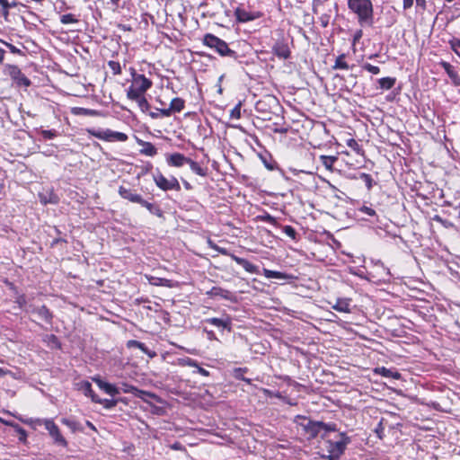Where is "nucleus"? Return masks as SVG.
Segmentation results:
<instances>
[{
  "mask_svg": "<svg viewBox=\"0 0 460 460\" xmlns=\"http://www.w3.org/2000/svg\"><path fill=\"white\" fill-rule=\"evenodd\" d=\"M349 9L357 14L361 26H372L374 22V9L370 0H348Z\"/></svg>",
  "mask_w": 460,
  "mask_h": 460,
  "instance_id": "1",
  "label": "nucleus"
},
{
  "mask_svg": "<svg viewBox=\"0 0 460 460\" xmlns=\"http://www.w3.org/2000/svg\"><path fill=\"white\" fill-rule=\"evenodd\" d=\"M339 438L340 439L337 441L331 439L325 441L328 455L323 456V458L327 460H339L344 454L347 446L351 443V438L345 432H341Z\"/></svg>",
  "mask_w": 460,
  "mask_h": 460,
  "instance_id": "2",
  "label": "nucleus"
},
{
  "mask_svg": "<svg viewBox=\"0 0 460 460\" xmlns=\"http://www.w3.org/2000/svg\"><path fill=\"white\" fill-rule=\"evenodd\" d=\"M202 41L204 45L210 49H214L222 57H230L234 59L237 58L236 52L231 49L225 40L215 36L214 34H205Z\"/></svg>",
  "mask_w": 460,
  "mask_h": 460,
  "instance_id": "3",
  "label": "nucleus"
},
{
  "mask_svg": "<svg viewBox=\"0 0 460 460\" xmlns=\"http://www.w3.org/2000/svg\"><path fill=\"white\" fill-rule=\"evenodd\" d=\"M153 85L150 79L145 75H138L132 81V84L127 90V97L128 100L137 99L145 95V93Z\"/></svg>",
  "mask_w": 460,
  "mask_h": 460,
  "instance_id": "4",
  "label": "nucleus"
},
{
  "mask_svg": "<svg viewBox=\"0 0 460 460\" xmlns=\"http://www.w3.org/2000/svg\"><path fill=\"white\" fill-rule=\"evenodd\" d=\"M87 131L91 136L107 142H125L128 138L125 133L113 131L108 128H90L87 129Z\"/></svg>",
  "mask_w": 460,
  "mask_h": 460,
  "instance_id": "5",
  "label": "nucleus"
},
{
  "mask_svg": "<svg viewBox=\"0 0 460 460\" xmlns=\"http://www.w3.org/2000/svg\"><path fill=\"white\" fill-rule=\"evenodd\" d=\"M7 74L18 86L28 87L31 85V80L15 65H6Z\"/></svg>",
  "mask_w": 460,
  "mask_h": 460,
  "instance_id": "6",
  "label": "nucleus"
},
{
  "mask_svg": "<svg viewBox=\"0 0 460 460\" xmlns=\"http://www.w3.org/2000/svg\"><path fill=\"white\" fill-rule=\"evenodd\" d=\"M44 425L56 444L62 446L64 447L67 446V442L60 433L59 428L55 424V422L52 420H45Z\"/></svg>",
  "mask_w": 460,
  "mask_h": 460,
  "instance_id": "7",
  "label": "nucleus"
},
{
  "mask_svg": "<svg viewBox=\"0 0 460 460\" xmlns=\"http://www.w3.org/2000/svg\"><path fill=\"white\" fill-rule=\"evenodd\" d=\"M155 181L157 187L163 190H175L179 191L181 190L180 183L175 177H172L169 180L160 173L155 176Z\"/></svg>",
  "mask_w": 460,
  "mask_h": 460,
  "instance_id": "8",
  "label": "nucleus"
},
{
  "mask_svg": "<svg viewBox=\"0 0 460 460\" xmlns=\"http://www.w3.org/2000/svg\"><path fill=\"white\" fill-rule=\"evenodd\" d=\"M120 390H122L123 393L133 394L135 396L141 398V399H145V396H147L149 398L155 397V395L150 392L140 390V389L137 388L136 386H133V385L126 384V383L121 384V387L119 388V391Z\"/></svg>",
  "mask_w": 460,
  "mask_h": 460,
  "instance_id": "9",
  "label": "nucleus"
},
{
  "mask_svg": "<svg viewBox=\"0 0 460 460\" xmlns=\"http://www.w3.org/2000/svg\"><path fill=\"white\" fill-rule=\"evenodd\" d=\"M272 52L280 59H288L290 57L288 45L283 40H278L272 47Z\"/></svg>",
  "mask_w": 460,
  "mask_h": 460,
  "instance_id": "10",
  "label": "nucleus"
},
{
  "mask_svg": "<svg viewBox=\"0 0 460 460\" xmlns=\"http://www.w3.org/2000/svg\"><path fill=\"white\" fill-rule=\"evenodd\" d=\"M93 381L98 385L100 389L104 391L106 394L114 396L119 394V388L115 385L103 381L100 376L93 377Z\"/></svg>",
  "mask_w": 460,
  "mask_h": 460,
  "instance_id": "11",
  "label": "nucleus"
},
{
  "mask_svg": "<svg viewBox=\"0 0 460 460\" xmlns=\"http://www.w3.org/2000/svg\"><path fill=\"white\" fill-rule=\"evenodd\" d=\"M304 429L312 438H314L317 436H321V434H323L321 421L309 420L308 422L304 425Z\"/></svg>",
  "mask_w": 460,
  "mask_h": 460,
  "instance_id": "12",
  "label": "nucleus"
},
{
  "mask_svg": "<svg viewBox=\"0 0 460 460\" xmlns=\"http://www.w3.org/2000/svg\"><path fill=\"white\" fill-rule=\"evenodd\" d=\"M119 194L122 199H125L130 202L137 203L141 200L142 196L137 194L135 190L128 189L124 186H119Z\"/></svg>",
  "mask_w": 460,
  "mask_h": 460,
  "instance_id": "13",
  "label": "nucleus"
},
{
  "mask_svg": "<svg viewBox=\"0 0 460 460\" xmlns=\"http://www.w3.org/2000/svg\"><path fill=\"white\" fill-rule=\"evenodd\" d=\"M126 346H127L128 349H133V348L139 349L143 353L147 355L150 358H155L157 356L155 351L150 350L146 346L145 343L140 342V341H136V340H129V341H128Z\"/></svg>",
  "mask_w": 460,
  "mask_h": 460,
  "instance_id": "14",
  "label": "nucleus"
},
{
  "mask_svg": "<svg viewBox=\"0 0 460 460\" xmlns=\"http://www.w3.org/2000/svg\"><path fill=\"white\" fill-rule=\"evenodd\" d=\"M231 258L237 264L241 265L247 272L253 273V274H258L260 272L258 266L252 264V262H250L246 259L238 257V256H236L234 254H231Z\"/></svg>",
  "mask_w": 460,
  "mask_h": 460,
  "instance_id": "15",
  "label": "nucleus"
},
{
  "mask_svg": "<svg viewBox=\"0 0 460 460\" xmlns=\"http://www.w3.org/2000/svg\"><path fill=\"white\" fill-rule=\"evenodd\" d=\"M190 158L184 156L182 154L174 153L167 157V163L171 166L181 167L184 164H188Z\"/></svg>",
  "mask_w": 460,
  "mask_h": 460,
  "instance_id": "16",
  "label": "nucleus"
},
{
  "mask_svg": "<svg viewBox=\"0 0 460 460\" xmlns=\"http://www.w3.org/2000/svg\"><path fill=\"white\" fill-rule=\"evenodd\" d=\"M263 275L267 279H277L285 280V281L290 280L293 279V276H291L288 273L271 270H268V269H263Z\"/></svg>",
  "mask_w": 460,
  "mask_h": 460,
  "instance_id": "17",
  "label": "nucleus"
},
{
  "mask_svg": "<svg viewBox=\"0 0 460 460\" xmlns=\"http://www.w3.org/2000/svg\"><path fill=\"white\" fill-rule=\"evenodd\" d=\"M204 322L218 328L231 330V320L228 317L226 319L208 318Z\"/></svg>",
  "mask_w": 460,
  "mask_h": 460,
  "instance_id": "18",
  "label": "nucleus"
},
{
  "mask_svg": "<svg viewBox=\"0 0 460 460\" xmlns=\"http://www.w3.org/2000/svg\"><path fill=\"white\" fill-rule=\"evenodd\" d=\"M39 319L44 321L48 324L52 323L53 314L49 311V309L46 305L39 306L37 312L35 314Z\"/></svg>",
  "mask_w": 460,
  "mask_h": 460,
  "instance_id": "19",
  "label": "nucleus"
},
{
  "mask_svg": "<svg viewBox=\"0 0 460 460\" xmlns=\"http://www.w3.org/2000/svg\"><path fill=\"white\" fill-rule=\"evenodd\" d=\"M138 204L146 208L151 214L155 215L158 217H162L164 216V213L162 209L159 208V206L150 203L145 200L143 198L138 202Z\"/></svg>",
  "mask_w": 460,
  "mask_h": 460,
  "instance_id": "20",
  "label": "nucleus"
},
{
  "mask_svg": "<svg viewBox=\"0 0 460 460\" xmlns=\"http://www.w3.org/2000/svg\"><path fill=\"white\" fill-rule=\"evenodd\" d=\"M207 295L210 297L220 296L225 299H230L231 292L220 287H213L207 292Z\"/></svg>",
  "mask_w": 460,
  "mask_h": 460,
  "instance_id": "21",
  "label": "nucleus"
},
{
  "mask_svg": "<svg viewBox=\"0 0 460 460\" xmlns=\"http://www.w3.org/2000/svg\"><path fill=\"white\" fill-rule=\"evenodd\" d=\"M332 309L341 313H350V300L339 298L332 305Z\"/></svg>",
  "mask_w": 460,
  "mask_h": 460,
  "instance_id": "22",
  "label": "nucleus"
},
{
  "mask_svg": "<svg viewBox=\"0 0 460 460\" xmlns=\"http://www.w3.org/2000/svg\"><path fill=\"white\" fill-rule=\"evenodd\" d=\"M234 14L236 20L240 22H246L254 19V16L243 7H237L234 11Z\"/></svg>",
  "mask_w": 460,
  "mask_h": 460,
  "instance_id": "23",
  "label": "nucleus"
},
{
  "mask_svg": "<svg viewBox=\"0 0 460 460\" xmlns=\"http://www.w3.org/2000/svg\"><path fill=\"white\" fill-rule=\"evenodd\" d=\"M442 66L447 72V75L450 77V79H452L454 84L456 85H460V78L458 76V74L455 70L454 66L447 62H443Z\"/></svg>",
  "mask_w": 460,
  "mask_h": 460,
  "instance_id": "24",
  "label": "nucleus"
},
{
  "mask_svg": "<svg viewBox=\"0 0 460 460\" xmlns=\"http://www.w3.org/2000/svg\"><path fill=\"white\" fill-rule=\"evenodd\" d=\"M81 389L85 396L90 397L93 402L99 401V396L93 392L92 385L88 381H84L81 384Z\"/></svg>",
  "mask_w": 460,
  "mask_h": 460,
  "instance_id": "25",
  "label": "nucleus"
},
{
  "mask_svg": "<svg viewBox=\"0 0 460 460\" xmlns=\"http://www.w3.org/2000/svg\"><path fill=\"white\" fill-rule=\"evenodd\" d=\"M320 161L322 164L329 171H333V165L338 161L337 156H332V155H321Z\"/></svg>",
  "mask_w": 460,
  "mask_h": 460,
  "instance_id": "26",
  "label": "nucleus"
},
{
  "mask_svg": "<svg viewBox=\"0 0 460 460\" xmlns=\"http://www.w3.org/2000/svg\"><path fill=\"white\" fill-rule=\"evenodd\" d=\"M62 423L65 424L66 427H68L73 432H76V431L83 432L84 431V426L80 422H78L75 420L63 419Z\"/></svg>",
  "mask_w": 460,
  "mask_h": 460,
  "instance_id": "27",
  "label": "nucleus"
},
{
  "mask_svg": "<svg viewBox=\"0 0 460 460\" xmlns=\"http://www.w3.org/2000/svg\"><path fill=\"white\" fill-rule=\"evenodd\" d=\"M141 145L143 146L140 151L141 154L148 156H155L157 154V149L152 143L143 141Z\"/></svg>",
  "mask_w": 460,
  "mask_h": 460,
  "instance_id": "28",
  "label": "nucleus"
},
{
  "mask_svg": "<svg viewBox=\"0 0 460 460\" xmlns=\"http://www.w3.org/2000/svg\"><path fill=\"white\" fill-rule=\"evenodd\" d=\"M184 100L176 97L171 101L170 109L172 112H181L184 109Z\"/></svg>",
  "mask_w": 460,
  "mask_h": 460,
  "instance_id": "29",
  "label": "nucleus"
},
{
  "mask_svg": "<svg viewBox=\"0 0 460 460\" xmlns=\"http://www.w3.org/2000/svg\"><path fill=\"white\" fill-rule=\"evenodd\" d=\"M396 79L394 77H383L378 80V84L381 89L390 90L395 84Z\"/></svg>",
  "mask_w": 460,
  "mask_h": 460,
  "instance_id": "30",
  "label": "nucleus"
},
{
  "mask_svg": "<svg viewBox=\"0 0 460 460\" xmlns=\"http://www.w3.org/2000/svg\"><path fill=\"white\" fill-rule=\"evenodd\" d=\"M188 164L190 165V170L195 172L196 174L198 175H200V176H206L207 175V169L205 168H202L197 162L191 160L190 158V160L188 161Z\"/></svg>",
  "mask_w": 460,
  "mask_h": 460,
  "instance_id": "31",
  "label": "nucleus"
},
{
  "mask_svg": "<svg viewBox=\"0 0 460 460\" xmlns=\"http://www.w3.org/2000/svg\"><path fill=\"white\" fill-rule=\"evenodd\" d=\"M349 68V66L345 61V54H341L337 57L334 65L332 66V69H343L348 70Z\"/></svg>",
  "mask_w": 460,
  "mask_h": 460,
  "instance_id": "32",
  "label": "nucleus"
},
{
  "mask_svg": "<svg viewBox=\"0 0 460 460\" xmlns=\"http://www.w3.org/2000/svg\"><path fill=\"white\" fill-rule=\"evenodd\" d=\"M247 372L246 367H237L234 369V377L238 380L244 381L248 385L252 383V380L244 377L243 374Z\"/></svg>",
  "mask_w": 460,
  "mask_h": 460,
  "instance_id": "33",
  "label": "nucleus"
},
{
  "mask_svg": "<svg viewBox=\"0 0 460 460\" xmlns=\"http://www.w3.org/2000/svg\"><path fill=\"white\" fill-rule=\"evenodd\" d=\"M131 101L136 102L137 103L139 109L143 112L149 111V109L151 107L149 102H147L146 98L145 97V95L139 96L137 99H132Z\"/></svg>",
  "mask_w": 460,
  "mask_h": 460,
  "instance_id": "34",
  "label": "nucleus"
},
{
  "mask_svg": "<svg viewBox=\"0 0 460 460\" xmlns=\"http://www.w3.org/2000/svg\"><path fill=\"white\" fill-rule=\"evenodd\" d=\"M378 372L385 377H392L394 379H400L401 374L397 371H394L392 369H388L385 367L378 369Z\"/></svg>",
  "mask_w": 460,
  "mask_h": 460,
  "instance_id": "35",
  "label": "nucleus"
},
{
  "mask_svg": "<svg viewBox=\"0 0 460 460\" xmlns=\"http://www.w3.org/2000/svg\"><path fill=\"white\" fill-rule=\"evenodd\" d=\"M323 434H321L322 438H325L326 434L328 432H333L337 430V425L335 423H324L321 421Z\"/></svg>",
  "mask_w": 460,
  "mask_h": 460,
  "instance_id": "36",
  "label": "nucleus"
},
{
  "mask_svg": "<svg viewBox=\"0 0 460 460\" xmlns=\"http://www.w3.org/2000/svg\"><path fill=\"white\" fill-rule=\"evenodd\" d=\"M118 402L117 399H101L99 397V401H96L95 403L102 404L105 409L111 410L118 404Z\"/></svg>",
  "mask_w": 460,
  "mask_h": 460,
  "instance_id": "37",
  "label": "nucleus"
},
{
  "mask_svg": "<svg viewBox=\"0 0 460 460\" xmlns=\"http://www.w3.org/2000/svg\"><path fill=\"white\" fill-rule=\"evenodd\" d=\"M155 280L156 281L153 283L155 286L166 287V288H173L174 287V283L171 279H164V278H157V279H155Z\"/></svg>",
  "mask_w": 460,
  "mask_h": 460,
  "instance_id": "38",
  "label": "nucleus"
},
{
  "mask_svg": "<svg viewBox=\"0 0 460 460\" xmlns=\"http://www.w3.org/2000/svg\"><path fill=\"white\" fill-rule=\"evenodd\" d=\"M0 5L2 7V14L6 17L9 14V9L16 5L15 3L10 4L7 0H0Z\"/></svg>",
  "mask_w": 460,
  "mask_h": 460,
  "instance_id": "39",
  "label": "nucleus"
},
{
  "mask_svg": "<svg viewBox=\"0 0 460 460\" xmlns=\"http://www.w3.org/2000/svg\"><path fill=\"white\" fill-rule=\"evenodd\" d=\"M108 66L111 68V70L112 71V74L114 75L121 74V66H120V64L119 62L114 61V60H110L108 62Z\"/></svg>",
  "mask_w": 460,
  "mask_h": 460,
  "instance_id": "40",
  "label": "nucleus"
},
{
  "mask_svg": "<svg viewBox=\"0 0 460 460\" xmlns=\"http://www.w3.org/2000/svg\"><path fill=\"white\" fill-rule=\"evenodd\" d=\"M60 22L63 24L76 23L78 22V19H76L75 16L72 13H66L61 16Z\"/></svg>",
  "mask_w": 460,
  "mask_h": 460,
  "instance_id": "41",
  "label": "nucleus"
},
{
  "mask_svg": "<svg viewBox=\"0 0 460 460\" xmlns=\"http://www.w3.org/2000/svg\"><path fill=\"white\" fill-rule=\"evenodd\" d=\"M282 231L285 233L288 236H289L293 240H296L297 233L295 230V228L291 226H282Z\"/></svg>",
  "mask_w": 460,
  "mask_h": 460,
  "instance_id": "42",
  "label": "nucleus"
},
{
  "mask_svg": "<svg viewBox=\"0 0 460 460\" xmlns=\"http://www.w3.org/2000/svg\"><path fill=\"white\" fill-rule=\"evenodd\" d=\"M360 179L364 181L365 185L367 186V190H371L373 187V178L368 173H361Z\"/></svg>",
  "mask_w": 460,
  "mask_h": 460,
  "instance_id": "43",
  "label": "nucleus"
},
{
  "mask_svg": "<svg viewBox=\"0 0 460 460\" xmlns=\"http://www.w3.org/2000/svg\"><path fill=\"white\" fill-rule=\"evenodd\" d=\"M362 68L373 75H377L380 73V68L376 66H373L369 63H365L362 65Z\"/></svg>",
  "mask_w": 460,
  "mask_h": 460,
  "instance_id": "44",
  "label": "nucleus"
},
{
  "mask_svg": "<svg viewBox=\"0 0 460 460\" xmlns=\"http://www.w3.org/2000/svg\"><path fill=\"white\" fill-rule=\"evenodd\" d=\"M451 49L460 58V40L454 38L449 41Z\"/></svg>",
  "mask_w": 460,
  "mask_h": 460,
  "instance_id": "45",
  "label": "nucleus"
},
{
  "mask_svg": "<svg viewBox=\"0 0 460 460\" xmlns=\"http://www.w3.org/2000/svg\"><path fill=\"white\" fill-rule=\"evenodd\" d=\"M347 146H349L351 149L356 151L358 154L360 153L361 148L358 141L354 138H349L347 140Z\"/></svg>",
  "mask_w": 460,
  "mask_h": 460,
  "instance_id": "46",
  "label": "nucleus"
},
{
  "mask_svg": "<svg viewBox=\"0 0 460 460\" xmlns=\"http://www.w3.org/2000/svg\"><path fill=\"white\" fill-rule=\"evenodd\" d=\"M40 135L43 137L44 139H52L58 136V132L54 129H45L41 130Z\"/></svg>",
  "mask_w": 460,
  "mask_h": 460,
  "instance_id": "47",
  "label": "nucleus"
},
{
  "mask_svg": "<svg viewBox=\"0 0 460 460\" xmlns=\"http://www.w3.org/2000/svg\"><path fill=\"white\" fill-rule=\"evenodd\" d=\"M241 102H239L237 105H235L234 107V109H232L231 112H230V117L232 119H240L241 118Z\"/></svg>",
  "mask_w": 460,
  "mask_h": 460,
  "instance_id": "48",
  "label": "nucleus"
},
{
  "mask_svg": "<svg viewBox=\"0 0 460 460\" xmlns=\"http://www.w3.org/2000/svg\"><path fill=\"white\" fill-rule=\"evenodd\" d=\"M40 200L44 204H47V203L57 204L58 202V198L55 194H50V196H49V198H48V199L45 197L43 198L40 196Z\"/></svg>",
  "mask_w": 460,
  "mask_h": 460,
  "instance_id": "49",
  "label": "nucleus"
},
{
  "mask_svg": "<svg viewBox=\"0 0 460 460\" xmlns=\"http://www.w3.org/2000/svg\"><path fill=\"white\" fill-rule=\"evenodd\" d=\"M181 364L182 366H188V367H197L199 365V363L195 359L190 358H186L182 359Z\"/></svg>",
  "mask_w": 460,
  "mask_h": 460,
  "instance_id": "50",
  "label": "nucleus"
},
{
  "mask_svg": "<svg viewBox=\"0 0 460 460\" xmlns=\"http://www.w3.org/2000/svg\"><path fill=\"white\" fill-rule=\"evenodd\" d=\"M2 42L10 49V51L12 53L18 54V55H23L22 51L21 49H19L18 48H16L14 45L5 42V41H2Z\"/></svg>",
  "mask_w": 460,
  "mask_h": 460,
  "instance_id": "51",
  "label": "nucleus"
},
{
  "mask_svg": "<svg viewBox=\"0 0 460 460\" xmlns=\"http://www.w3.org/2000/svg\"><path fill=\"white\" fill-rule=\"evenodd\" d=\"M320 22H321V25L325 28L329 25V22H330V15L328 14H322L320 16Z\"/></svg>",
  "mask_w": 460,
  "mask_h": 460,
  "instance_id": "52",
  "label": "nucleus"
},
{
  "mask_svg": "<svg viewBox=\"0 0 460 460\" xmlns=\"http://www.w3.org/2000/svg\"><path fill=\"white\" fill-rule=\"evenodd\" d=\"M16 303L19 305L20 308H23L25 310L27 303L24 296H20L19 297H17Z\"/></svg>",
  "mask_w": 460,
  "mask_h": 460,
  "instance_id": "53",
  "label": "nucleus"
},
{
  "mask_svg": "<svg viewBox=\"0 0 460 460\" xmlns=\"http://www.w3.org/2000/svg\"><path fill=\"white\" fill-rule=\"evenodd\" d=\"M208 244H209V246H210L212 249H214V250H216V251H218L220 253H222V254H227V252H226V249H224V248H219V247H218L217 244H215L211 240H208Z\"/></svg>",
  "mask_w": 460,
  "mask_h": 460,
  "instance_id": "54",
  "label": "nucleus"
},
{
  "mask_svg": "<svg viewBox=\"0 0 460 460\" xmlns=\"http://www.w3.org/2000/svg\"><path fill=\"white\" fill-rule=\"evenodd\" d=\"M208 244H209V246H210L212 249H214V250H216V251H218L220 253H222V254H227V252H226V249H224V248H219V247H218L217 244H215L211 240H208Z\"/></svg>",
  "mask_w": 460,
  "mask_h": 460,
  "instance_id": "55",
  "label": "nucleus"
},
{
  "mask_svg": "<svg viewBox=\"0 0 460 460\" xmlns=\"http://www.w3.org/2000/svg\"><path fill=\"white\" fill-rule=\"evenodd\" d=\"M37 309H39V306L35 305H27V306L25 307V312L28 313V314H36L37 312Z\"/></svg>",
  "mask_w": 460,
  "mask_h": 460,
  "instance_id": "56",
  "label": "nucleus"
},
{
  "mask_svg": "<svg viewBox=\"0 0 460 460\" xmlns=\"http://www.w3.org/2000/svg\"><path fill=\"white\" fill-rule=\"evenodd\" d=\"M362 212H364L365 214H367V216H370V217H373L376 215V211L369 208V207H362L361 209H360Z\"/></svg>",
  "mask_w": 460,
  "mask_h": 460,
  "instance_id": "57",
  "label": "nucleus"
},
{
  "mask_svg": "<svg viewBox=\"0 0 460 460\" xmlns=\"http://www.w3.org/2000/svg\"><path fill=\"white\" fill-rule=\"evenodd\" d=\"M80 114H83V115H95V114H97V111H94V110L80 108Z\"/></svg>",
  "mask_w": 460,
  "mask_h": 460,
  "instance_id": "58",
  "label": "nucleus"
},
{
  "mask_svg": "<svg viewBox=\"0 0 460 460\" xmlns=\"http://www.w3.org/2000/svg\"><path fill=\"white\" fill-rule=\"evenodd\" d=\"M158 111H159L160 115H162L164 117H169L172 113L170 107L167 109H159Z\"/></svg>",
  "mask_w": 460,
  "mask_h": 460,
  "instance_id": "59",
  "label": "nucleus"
},
{
  "mask_svg": "<svg viewBox=\"0 0 460 460\" xmlns=\"http://www.w3.org/2000/svg\"><path fill=\"white\" fill-rule=\"evenodd\" d=\"M263 221L268 222L270 224H276V218L270 214H267L262 218Z\"/></svg>",
  "mask_w": 460,
  "mask_h": 460,
  "instance_id": "60",
  "label": "nucleus"
},
{
  "mask_svg": "<svg viewBox=\"0 0 460 460\" xmlns=\"http://www.w3.org/2000/svg\"><path fill=\"white\" fill-rule=\"evenodd\" d=\"M17 432L20 434V440H25L27 433L24 429L18 427Z\"/></svg>",
  "mask_w": 460,
  "mask_h": 460,
  "instance_id": "61",
  "label": "nucleus"
},
{
  "mask_svg": "<svg viewBox=\"0 0 460 460\" xmlns=\"http://www.w3.org/2000/svg\"><path fill=\"white\" fill-rule=\"evenodd\" d=\"M196 368H197V372L199 374H200L201 376H209V372L207 369L199 367V365H198V367Z\"/></svg>",
  "mask_w": 460,
  "mask_h": 460,
  "instance_id": "62",
  "label": "nucleus"
},
{
  "mask_svg": "<svg viewBox=\"0 0 460 460\" xmlns=\"http://www.w3.org/2000/svg\"><path fill=\"white\" fill-rule=\"evenodd\" d=\"M383 432H384L383 424H382V422H379L377 428L376 429V433L377 434L378 438H382Z\"/></svg>",
  "mask_w": 460,
  "mask_h": 460,
  "instance_id": "63",
  "label": "nucleus"
},
{
  "mask_svg": "<svg viewBox=\"0 0 460 460\" xmlns=\"http://www.w3.org/2000/svg\"><path fill=\"white\" fill-rule=\"evenodd\" d=\"M414 0H403V9L407 10L412 7Z\"/></svg>",
  "mask_w": 460,
  "mask_h": 460,
  "instance_id": "64",
  "label": "nucleus"
}]
</instances>
